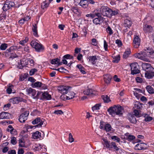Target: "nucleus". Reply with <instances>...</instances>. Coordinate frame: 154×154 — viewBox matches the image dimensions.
<instances>
[{
	"instance_id": "423d86ee",
	"label": "nucleus",
	"mask_w": 154,
	"mask_h": 154,
	"mask_svg": "<svg viewBox=\"0 0 154 154\" xmlns=\"http://www.w3.org/2000/svg\"><path fill=\"white\" fill-rule=\"evenodd\" d=\"M66 94L61 95L60 97L63 100L71 99L74 97L75 94L73 91H70L69 89Z\"/></svg>"
},
{
	"instance_id": "f704fd0d",
	"label": "nucleus",
	"mask_w": 154,
	"mask_h": 154,
	"mask_svg": "<svg viewBox=\"0 0 154 154\" xmlns=\"http://www.w3.org/2000/svg\"><path fill=\"white\" fill-rule=\"evenodd\" d=\"M17 49V47L15 46H12L9 48L7 49L5 51V53H8L14 51Z\"/></svg>"
},
{
	"instance_id": "2eb2a0df",
	"label": "nucleus",
	"mask_w": 154,
	"mask_h": 154,
	"mask_svg": "<svg viewBox=\"0 0 154 154\" xmlns=\"http://www.w3.org/2000/svg\"><path fill=\"white\" fill-rule=\"evenodd\" d=\"M145 75V77L148 79L152 78L154 76V68L146 71Z\"/></svg>"
},
{
	"instance_id": "bb28decb",
	"label": "nucleus",
	"mask_w": 154,
	"mask_h": 154,
	"mask_svg": "<svg viewBox=\"0 0 154 154\" xmlns=\"http://www.w3.org/2000/svg\"><path fill=\"white\" fill-rule=\"evenodd\" d=\"M128 119L131 123L136 124L137 122L136 118L133 115L131 114L129 115L128 116Z\"/></svg>"
},
{
	"instance_id": "c85d7f7f",
	"label": "nucleus",
	"mask_w": 154,
	"mask_h": 154,
	"mask_svg": "<svg viewBox=\"0 0 154 154\" xmlns=\"http://www.w3.org/2000/svg\"><path fill=\"white\" fill-rule=\"evenodd\" d=\"M132 24L131 21L128 19H126L124 20V25L125 27L129 28Z\"/></svg>"
},
{
	"instance_id": "3c124183",
	"label": "nucleus",
	"mask_w": 154,
	"mask_h": 154,
	"mask_svg": "<svg viewBox=\"0 0 154 154\" xmlns=\"http://www.w3.org/2000/svg\"><path fill=\"white\" fill-rule=\"evenodd\" d=\"M112 149L113 148L115 151H118L119 150V148L117 146L115 142H112Z\"/></svg>"
},
{
	"instance_id": "603ef678",
	"label": "nucleus",
	"mask_w": 154,
	"mask_h": 154,
	"mask_svg": "<svg viewBox=\"0 0 154 154\" xmlns=\"http://www.w3.org/2000/svg\"><path fill=\"white\" fill-rule=\"evenodd\" d=\"M28 38H26L25 39L20 41L19 42V43L22 45H24L25 44L28 42Z\"/></svg>"
},
{
	"instance_id": "c756f323",
	"label": "nucleus",
	"mask_w": 154,
	"mask_h": 154,
	"mask_svg": "<svg viewBox=\"0 0 154 154\" xmlns=\"http://www.w3.org/2000/svg\"><path fill=\"white\" fill-rule=\"evenodd\" d=\"M89 61L91 62L93 64H95L96 62V60H97L96 56H92L89 57Z\"/></svg>"
},
{
	"instance_id": "ddd939ff",
	"label": "nucleus",
	"mask_w": 154,
	"mask_h": 154,
	"mask_svg": "<svg viewBox=\"0 0 154 154\" xmlns=\"http://www.w3.org/2000/svg\"><path fill=\"white\" fill-rule=\"evenodd\" d=\"M71 88V87L69 86H61L58 88V91H59L63 95H65L66 94L69 89Z\"/></svg>"
},
{
	"instance_id": "7c9ffc66",
	"label": "nucleus",
	"mask_w": 154,
	"mask_h": 154,
	"mask_svg": "<svg viewBox=\"0 0 154 154\" xmlns=\"http://www.w3.org/2000/svg\"><path fill=\"white\" fill-rule=\"evenodd\" d=\"M51 2L46 0L41 3V8L43 9H45L48 7Z\"/></svg>"
},
{
	"instance_id": "39448f33",
	"label": "nucleus",
	"mask_w": 154,
	"mask_h": 154,
	"mask_svg": "<svg viewBox=\"0 0 154 154\" xmlns=\"http://www.w3.org/2000/svg\"><path fill=\"white\" fill-rule=\"evenodd\" d=\"M111 9L106 6H102L100 9V13L101 15L107 17H109L110 16Z\"/></svg>"
},
{
	"instance_id": "69168bd1",
	"label": "nucleus",
	"mask_w": 154,
	"mask_h": 154,
	"mask_svg": "<svg viewBox=\"0 0 154 154\" xmlns=\"http://www.w3.org/2000/svg\"><path fill=\"white\" fill-rule=\"evenodd\" d=\"M113 80L116 82H119L121 81V79L120 78H118L117 75H115L113 77Z\"/></svg>"
},
{
	"instance_id": "aec40b11",
	"label": "nucleus",
	"mask_w": 154,
	"mask_h": 154,
	"mask_svg": "<svg viewBox=\"0 0 154 154\" xmlns=\"http://www.w3.org/2000/svg\"><path fill=\"white\" fill-rule=\"evenodd\" d=\"M152 30V28L151 26L146 24L144 25L143 30L145 33H149Z\"/></svg>"
},
{
	"instance_id": "0eeeda50",
	"label": "nucleus",
	"mask_w": 154,
	"mask_h": 154,
	"mask_svg": "<svg viewBox=\"0 0 154 154\" xmlns=\"http://www.w3.org/2000/svg\"><path fill=\"white\" fill-rule=\"evenodd\" d=\"M138 66V63L136 62L132 63L131 64V74L134 75L140 72V71L137 68Z\"/></svg>"
},
{
	"instance_id": "e433bc0d",
	"label": "nucleus",
	"mask_w": 154,
	"mask_h": 154,
	"mask_svg": "<svg viewBox=\"0 0 154 154\" xmlns=\"http://www.w3.org/2000/svg\"><path fill=\"white\" fill-rule=\"evenodd\" d=\"M110 12V16H109V18H111L112 16H115L117 15L119 13V11L117 10H112L111 9V11Z\"/></svg>"
},
{
	"instance_id": "c03bdc74",
	"label": "nucleus",
	"mask_w": 154,
	"mask_h": 154,
	"mask_svg": "<svg viewBox=\"0 0 154 154\" xmlns=\"http://www.w3.org/2000/svg\"><path fill=\"white\" fill-rule=\"evenodd\" d=\"M131 51L129 49L126 51L123 55V57L124 58H127L131 53Z\"/></svg>"
},
{
	"instance_id": "6e6552de",
	"label": "nucleus",
	"mask_w": 154,
	"mask_h": 154,
	"mask_svg": "<svg viewBox=\"0 0 154 154\" xmlns=\"http://www.w3.org/2000/svg\"><path fill=\"white\" fill-rule=\"evenodd\" d=\"M96 15L97 17L95 18L93 20V23L96 25H100L103 22L104 18L102 17L100 13H96Z\"/></svg>"
},
{
	"instance_id": "8fccbe9b",
	"label": "nucleus",
	"mask_w": 154,
	"mask_h": 154,
	"mask_svg": "<svg viewBox=\"0 0 154 154\" xmlns=\"http://www.w3.org/2000/svg\"><path fill=\"white\" fill-rule=\"evenodd\" d=\"M101 105L100 104H97L95 105L94 106L92 107V109L93 111L99 109L100 107L101 106Z\"/></svg>"
},
{
	"instance_id": "4468645a",
	"label": "nucleus",
	"mask_w": 154,
	"mask_h": 154,
	"mask_svg": "<svg viewBox=\"0 0 154 154\" xmlns=\"http://www.w3.org/2000/svg\"><path fill=\"white\" fill-rule=\"evenodd\" d=\"M141 40L137 35H134L133 41V45L135 48L138 47L140 45Z\"/></svg>"
},
{
	"instance_id": "774afa93",
	"label": "nucleus",
	"mask_w": 154,
	"mask_h": 154,
	"mask_svg": "<svg viewBox=\"0 0 154 154\" xmlns=\"http://www.w3.org/2000/svg\"><path fill=\"white\" fill-rule=\"evenodd\" d=\"M92 44L94 46H96L97 45V41L96 39L95 38H93L92 39Z\"/></svg>"
},
{
	"instance_id": "7ed1b4c3",
	"label": "nucleus",
	"mask_w": 154,
	"mask_h": 154,
	"mask_svg": "<svg viewBox=\"0 0 154 154\" xmlns=\"http://www.w3.org/2000/svg\"><path fill=\"white\" fill-rule=\"evenodd\" d=\"M134 56L141 60L148 62H149V57L150 56L149 54L146 53V51H141L139 53H137L134 54Z\"/></svg>"
},
{
	"instance_id": "72a5a7b5",
	"label": "nucleus",
	"mask_w": 154,
	"mask_h": 154,
	"mask_svg": "<svg viewBox=\"0 0 154 154\" xmlns=\"http://www.w3.org/2000/svg\"><path fill=\"white\" fill-rule=\"evenodd\" d=\"M76 67L79 69V71L83 74L86 73L85 70V69L81 65L78 64L76 66Z\"/></svg>"
},
{
	"instance_id": "2f4dec72",
	"label": "nucleus",
	"mask_w": 154,
	"mask_h": 154,
	"mask_svg": "<svg viewBox=\"0 0 154 154\" xmlns=\"http://www.w3.org/2000/svg\"><path fill=\"white\" fill-rule=\"evenodd\" d=\"M144 50L146 51V52L147 54H149L150 57L151 55L154 53V51L152 49L149 47L145 48L144 49Z\"/></svg>"
},
{
	"instance_id": "5fc2aeb1",
	"label": "nucleus",
	"mask_w": 154,
	"mask_h": 154,
	"mask_svg": "<svg viewBox=\"0 0 154 154\" xmlns=\"http://www.w3.org/2000/svg\"><path fill=\"white\" fill-rule=\"evenodd\" d=\"M96 13H95L88 14L86 15V16L87 17H90L92 18H93L96 17Z\"/></svg>"
},
{
	"instance_id": "bf43d9fd",
	"label": "nucleus",
	"mask_w": 154,
	"mask_h": 154,
	"mask_svg": "<svg viewBox=\"0 0 154 154\" xmlns=\"http://www.w3.org/2000/svg\"><path fill=\"white\" fill-rule=\"evenodd\" d=\"M106 31L110 35H111L113 34L112 30L111 27L109 26L107 27L106 29Z\"/></svg>"
},
{
	"instance_id": "e2e57ef3",
	"label": "nucleus",
	"mask_w": 154,
	"mask_h": 154,
	"mask_svg": "<svg viewBox=\"0 0 154 154\" xmlns=\"http://www.w3.org/2000/svg\"><path fill=\"white\" fill-rule=\"evenodd\" d=\"M116 43L117 44L119 47H121L122 45V41L119 39H117L116 40Z\"/></svg>"
},
{
	"instance_id": "09e8293b",
	"label": "nucleus",
	"mask_w": 154,
	"mask_h": 154,
	"mask_svg": "<svg viewBox=\"0 0 154 154\" xmlns=\"http://www.w3.org/2000/svg\"><path fill=\"white\" fill-rule=\"evenodd\" d=\"M140 111L136 109H134L133 111V113L134 116H136L137 117L139 118L140 117Z\"/></svg>"
},
{
	"instance_id": "f3484780",
	"label": "nucleus",
	"mask_w": 154,
	"mask_h": 154,
	"mask_svg": "<svg viewBox=\"0 0 154 154\" xmlns=\"http://www.w3.org/2000/svg\"><path fill=\"white\" fill-rule=\"evenodd\" d=\"M142 67L143 69L145 70L146 72L154 69L150 64L146 63H142Z\"/></svg>"
},
{
	"instance_id": "473e14b6",
	"label": "nucleus",
	"mask_w": 154,
	"mask_h": 154,
	"mask_svg": "<svg viewBox=\"0 0 154 154\" xmlns=\"http://www.w3.org/2000/svg\"><path fill=\"white\" fill-rule=\"evenodd\" d=\"M135 107L137 109H141L143 108V104L137 101L134 104Z\"/></svg>"
},
{
	"instance_id": "680f3d73",
	"label": "nucleus",
	"mask_w": 154,
	"mask_h": 154,
	"mask_svg": "<svg viewBox=\"0 0 154 154\" xmlns=\"http://www.w3.org/2000/svg\"><path fill=\"white\" fill-rule=\"evenodd\" d=\"M133 92L134 96H135L137 99H139L140 98V95H141V94H139L137 92V91H133Z\"/></svg>"
},
{
	"instance_id": "ea45409f",
	"label": "nucleus",
	"mask_w": 154,
	"mask_h": 154,
	"mask_svg": "<svg viewBox=\"0 0 154 154\" xmlns=\"http://www.w3.org/2000/svg\"><path fill=\"white\" fill-rule=\"evenodd\" d=\"M112 128L111 125L109 124H106L105 126L104 130L106 132H109L111 131Z\"/></svg>"
},
{
	"instance_id": "49530a36",
	"label": "nucleus",
	"mask_w": 154,
	"mask_h": 154,
	"mask_svg": "<svg viewBox=\"0 0 154 154\" xmlns=\"http://www.w3.org/2000/svg\"><path fill=\"white\" fill-rule=\"evenodd\" d=\"M42 84V82H37L34 83L32 85V87L33 88L40 87L41 86Z\"/></svg>"
},
{
	"instance_id": "f03ea898",
	"label": "nucleus",
	"mask_w": 154,
	"mask_h": 154,
	"mask_svg": "<svg viewBox=\"0 0 154 154\" xmlns=\"http://www.w3.org/2000/svg\"><path fill=\"white\" fill-rule=\"evenodd\" d=\"M31 46L34 48L35 51L38 52H40L44 50V46L37 39L32 40L31 43Z\"/></svg>"
},
{
	"instance_id": "20e7f679",
	"label": "nucleus",
	"mask_w": 154,
	"mask_h": 154,
	"mask_svg": "<svg viewBox=\"0 0 154 154\" xmlns=\"http://www.w3.org/2000/svg\"><path fill=\"white\" fill-rule=\"evenodd\" d=\"M26 91L27 95L32 97L34 99H38L39 97V95L42 93V92L38 91L36 94V91L31 88H27Z\"/></svg>"
},
{
	"instance_id": "6ab92c4d",
	"label": "nucleus",
	"mask_w": 154,
	"mask_h": 154,
	"mask_svg": "<svg viewBox=\"0 0 154 154\" xmlns=\"http://www.w3.org/2000/svg\"><path fill=\"white\" fill-rule=\"evenodd\" d=\"M84 94L87 95H96L97 94L96 91L93 90L92 89H88L84 91Z\"/></svg>"
},
{
	"instance_id": "58836bf2",
	"label": "nucleus",
	"mask_w": 154,
	"mask_h": 154,
	"mask_svg": "<svg viewBox=\"0 0 154 154\" xmlns=\"http://www.w3.org/2000/svg\"><path fill=\"white\" fill-rule=\"evenodd\" d=\"M112 57L113 58V62L117 63L120 60V56L119 55H118L116 56H113Z\"/></svg>"
},
{
	"instance_id": "052dcab7",
	"label": "nucleus",
	"mask_w": 154,
	"mask_h": 154,
	"mask_svg": "<svg viewBox=\"0 0 154 154\" xmlns=\"http://www.w3.org/2000/svg\"><path fill=\"white\" fill-rule=\"evenodd\" d=\"M69 142L70 143H72L74 141V139L71 133H69Z\"/></svg>"
},
{
	"instance_id": "f8f14e48",
	"label": "nucleus",
	"mask_w": 154,
	"mask_h": 154,
	"mask_svg": "<svg viewBox=\"0 0 154 154\" xmlns=\"http://www.w3.org/2000/svg\"><path fill=\"white\" fill-rule=\"evenodd\" d=\"M29 113V111H26L20 115L18 119L19 121L21 123L24 122L27 119Z\"/></svg>"
},
{
	"instance_id": "6e6d98bb",
	"label": "nucleus",
	"mask_w": 154,
	"mask_h": 154,
	"mask_svg": "<svg viewBox=\"0 0 154 154\" xmlns=\"http://www.w3.org/2000/svg\"><path fill=\"white\" fill-rule=\"evenodd\" d=\"M11 143L13 145H15L16 144L17 141L16 137H11Z\"/></svg>"
},
{
	"instance_id": "cd10ccee",
	"label": "nucleus",
	"mask_w": 154,
	"mask_h": 154,
	"mask_svg": "<svg viewBox=\"0 0 154 154\" xmlns=\"http://www.w3.org/2000/svg\"><path fill=\"white\" fill-rule=\"evenodd\" d=\"M41 137V133L38 131L34 133L32 135V137L35 139H40Z\"/></svg>"
},
{
	"instance_id": "4be33fe9",
	"label": "nucleus",
	"mask_w": 154,
	"mask_h": 154,
	"mask_svg": "<svg viewBox=\"0 0 154 154\" xmlns=\"http://www.w3.org/2000/svg\"><path fill=\"white\" fill-rule=\"evenodd\" d=\"M10 117V114L7 112H2L0 114V119H8Z\"/></svg>"
},
{
	"instance_id": "a211bd4d",
	"label": "nucleus",
	"mask_w": 154,
	"mask_h": 154,
	"mask_svg": "<svg viewBox=\"0 0 154 154\" xmlns=\"http://www.w3.org/2000/svg\"><path fill=\"white\" fill-rule=\"evenodd\" d=\"M104 142V147L109 149V150H112V142L108 141L105 139H103Z\"/></svg>"
},
{
	"instance_id": "a18cd8bd",
	"label": "nucleus",
	"mask_w": 154,
	"mask_h": 154,
	"mask_svg": "<svg viewBox=\"0 0 154 154\" xmlns=\"http://www.w3.org/2000/svg\"><path fill=\"white\" fill-rule=\"evenodd\" d=\"M60 62V60L57 58L52 60L51 63L52 64H55L59 63Z\"/></svg>"
},
{
	"instance_id": "4d7b16f0",
	"label": "nucleus",
	"mask_w": 154,
	"mask_h": 154,
	"mask_svg": "<svg viewBox=\"0 0 154 154\" xmlns=\"http://www.w3.org/2000/svg\"><path fill=\"white\" fill-rule=\"evenodd\" d=\"M106 124L105 122L103 121H100V128L101 129H103V130Z\"/></svg>"
},
{
	"instance_id": "4c0bfd02",
	"label": "nucleus",
	"mask_w": 154,
	"mask_h": 154,
	"mask_svg": "<svg viewBox=\"0 0 154 154\" xmlns=\"http://www.w3.org/2000/svg\"><path fill=\"white\" fill-rule=\"evenodd\" d=\"M14 86L12 85L9 84L7 86V88L6 89V92L8 94H10L12 93V89L13 88Z\"/></svg>"
},
{
	"instance_id": "b1692460",
	"label": "nucleus",
	"mask_w": 154,
	"mask_h": 154,
	"mask_svg": "<svg viewBox=\"0 0 154 154\" xmlns=\"http://www.w3.org/2000/svg\"><path fill=\"white\" fill-rule=\"evenodd\" d=\"M80 5L84 8H87L88 5V2L86 0H81L79 3Z\"/></svg>"
},
{
	"instance_id": "79ce46f5",
	"label": "nucleus",
	"mask_w": 154,
	"mask_h": 154,
	"mask_svg": "<svg viewBox=\"0 0 154 154\" xmlns=\"http://www.w3.org/2000/svg\"><path fill=\"white\" fill-rule=\"evenodd\" d=\"M102 97L105 103H108L111 101L109 97L107 95H103L102 96Z\"/></svg>"
},
{
	"instance_id": "338daca9",
	"label": "nucleus",
	"mask_w": 154,
	"mask_h": 154,
	"mask_svg": "<svg viewBox=\"0 0 154 154\" xmlns=\"http://www.w3.org/2000/svg\"><path fill=\"white\" fill-rule=\"evenodd\" d=\"M54 113L57 115H61L63 114V112L60 110H55Z\"/></svg>"
},
{
	"instance_id": "9b49d317",
	"label": "nucleus",
	"mask_w": 154,
	"mask_h": 154,
	"mask_svg": "<svg viewBox=\"0 0 154 154\" xmlns=\"http://www.w3.org/2000/svg\"><path fill=\"white\" fill-rule=\"evenodd\" d=\"M147 144L144 143H138L134 146V149L136 150H140L147 149Z\"/></svg>"
},
{
	"instance_id": "13d9d810",
	"label": "nucleus",
	"mask_w": 154,
	"mask_h": 154,
	"mask_svg": "<svg viewBox=\"0 0 154 154\" xmlns=\"http://www.w3.org/2000/svg\"><path fill=\"white\" fill-rule=\"evenodd\" d=\"M37 71V69L35 68L32 69L29 71L30 75H33Z\"/></svg>"
},
{
	"instance_id": "c9c22d12",
	"label": "nucleus",
	"mask_w": 154,
	"mask_h": 154,
	"mask_svg": "<svg viewBox=\"0 0 154 154\" xmlns=\"http://www.w3.org/2000/svg\"><path fill=\"white\" fill-rule=\"evenodd\" d=\"M71 10L74 13L76 14H80L81 13V11L77 7H72L71 9Z\"/></svg>"
},
{
	"instance_id": "9d476101",
	"label": "nucleus",
	"mask_w": 154,
	"mask_h": 154,
	"mask_svg": "<svg viewBox=\"0 0 154 154\" xmlns=\"http://www.w3.org/2000/svg\"><path fill=\"white\" fill-rule=\"evenodd\" d=\"M15 4L14 2L6 0L5 4L3 7L2 9L4 11H6L14 6Z\"/></svg>"
},
{
	"instance_id": "f257e3e1",
	"label": "nucleus",
	"mask_w": 154,
	"mask_h": 154,
	"mask_svg": "<svg viewBox=\"0 0 154 154\" xmlns=\"http://www.w3.org/2000/svg\"><path fill=\"white\" fill-rule=\"evenodd\" d=\"M123 110L122 107L119 105H118L110 107L108 109L107 111L109 114L112 116L116 114L121 116L122 115Z\"/></svg>"
},
{
	"instance_id": "37998d69",
	"label": "nucleus",
	"mask_w": 154,
	"mask_h": 154,
	"mask_svg": "<svg viewBox=\"0 0 154 154\" xmlns=\"http://www.w3.org/2000/svg\"><path fill=\"white\" fill-rule=\"evenodd\" d=\"M19 146L21 147L25 146V142L23 139L21 138L19 140Z\"/></svg>"
},
{
	"instance_id": "1a4fd4ad",
	"label": "nucleus",
	"mask_w": 154,
	"mask_h": 154,
	"mask_svg": "<svg viewBox=\"0 0 154 154\" xmlns=\"http://www.w3.org/2000/svg\"><path fill=\"white\" fill-rule=\"evenodd\" d=\"M45 119L38 117L32 122L33 125L37 124L35 126V127L40 128L42 127V125H44Z\"/></svg>"
},
{
	"instance_id": "0e129e2a",
	"label": "nucleus",
	"mask_w": 154,
	"mask_h": 154,
	"mask_svg": "<svg viewBox=\"0 0 154 154\" xmlns=\"http://www.w3.org/2000/svg\"><path fill=\"white\" fill-rule=\"evenodd\" d=\"M63 57L65 59H73V56H71L69 54H67L63 56Z\"/></svg>"
},
{
	"instance_id": "412c9836",
	"label": "nucleus",
	"mask_w": 154,
	"mask_h": 154,
	"mask_svg": "<svg viewBox=\"0 0 154 154\" xmlns=\"http://www.w3.org/2000/svg\"><path fill=\"white\" fill-rule=\"evenodd\" d=\"M22 100V98L17 97L10 99L9 101L13 104H18Z\"/></svg>"
},
{
	"instance_id": "de8ad7c7",
	"label": "nucleus",
	"mask_w": 154,
	"mask_h": 154,
	"mask_svg": "<svg viewBox=\"0 0 154 154\" xmlns=\"http://www.w3.org/2000/svg\"><path fill=\"white\" fill-rule=\"evenodd\" d=\"M8 44L5 43L2 44L0 46V49L2 50H5L8 47Z\"/></svg>"
},
{
	"instance_id": "5701e85b",
	"label": "nucleus",
	"mask_w": 154,
	"mask_h": 154,
	"mask_svg": "<svg viewBox=\"0 0 154 154\" xmlns=\"http://www.w3.org/2000/svg\"><path fill=\"white\" fill-rule=\"evenodd\" d=\"M32 30L33 32V35L35 37H38L39 36L38 32L37 27L36 24H34L33 25Z\"/></svg>"
},
{
	"instance_id": "a878e982",
	"label": "nucleus",
	"mask_w": 154,
	"mask_h": 154,
	"mask_svg": "<svg viewBox=\"0 0 154 154\" xmlns=\"http://www.w3.org/2000/svg\"><path fill=\"white\" fill-rule=\"evenodd\" d=\"M112 77L111 75L109 74H106L104 75V79L105 82L107 84L110 83Z\"/></svg>"
},
{
	"instance_id": "864d4df0",
	"label": "nucleus",
	"mask_w": 154,
	"mask_h": 154,
	"mask_svg": "<svg viewBox=\"0 0 154 154\" xmlns=\"http://www.w3.org/2000/svg\"><path fill=\"white\" fill-rule=\"evenodd\" d=\"M112 139L116 141L117 142H119L120 141V139L116 136H113L111 137Z\"/></svg>"
},
{
	"instance_id": "a19ab883",
	"label": "nucleus",
	"mask_w": 154,
	"mask_h": 154,
	"mask_svg": "<svg viewBox=\"0 0 154 154\" xmlns=\"http://www.w3.org/2000/svg\"><path fill=\"white\" fill-rule=\"evenodd\" d=\"M146 89L148 92L150 94H152L154 93V89L151 86H147L146 87Z\"/></svg>"
},
{
	"instance_id": "dca6fc26",
	"label": "nucleus",
	"mask_w": 154,
	"mask_h": 154,
	"mask_svg": "<svg viewBox=\"0 0 154 154\" xmlns=\"http://www.w3.org/2000/svg\"><path fill=\"white\" fill-rule=\"evenodd\" d=\"M42 97L40 98L41 100H49L51 99V95L49 94L47 92H45L42 94Z\"/></svg>"
},
{
	"instance_id": "393cba45",
	"label": "nucleus",
	"mask_w": 154,
	"mask_h": 154,
	"mask_svg": "<svg viewBox=\"0 0 154 154\" xmlns=\"http://www.w3.org/2000/svg\"><path fill=\"white\" fill-rule=\"evenodd\" d=\"M125 135L126 136L125 139L129 141H132L135 139V137L134 136L129 134L128 133H126Z\"/></svg>"
}]
</instances>
